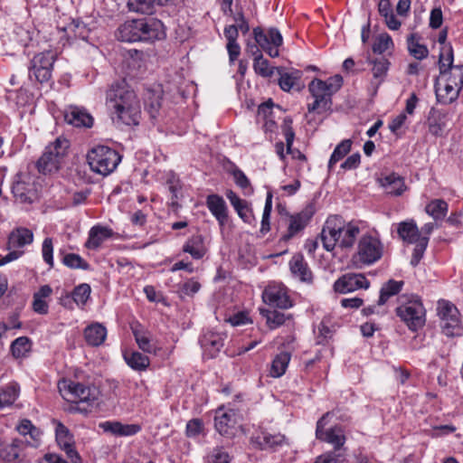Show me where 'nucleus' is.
<instances>
[{"instance_id":"obj_1","label":"nucleus","mask_w":463,"mask_h":463,"mask_svg":"<svg viewBox=\"0 0 463 463\" xmlns=\"http://www.w3.org/2000/svg\"><path fill=\"white\" fill-rule=\"evenodd\" d=\"M107 102L114 110L113 120L116 124L137 126L139 124L141 109L135 91L125 80L111 84L107 90Z\"/></svg>"},{"instance_id":"obj_2","label":"nucleus","mask_w":463,"mask_h":463,"mask_svg":"<svg viewBox=\"0 0 463 463\" xmlns=\"http://www.w3.org/2000/svg\"><path fill=\"white\" fill-rule=\"evenodd\" d=\"M165 37L163 23L156 18L128 20L117 30V38L121 42H154Z\"/></svg>"},{"instance_id":"obj_3","label":"nucleus","mask_w":463,"mask_h":463,"mask_svg":"<svg viewBox=\"0 0 463 463\" xmlns=\"http://www.w3.org/2000/svg\"><path fill=\"white\" fill-rule=\"evenodd\" d=\"M359 228L351 222L345 223V220L338 215L329 216L321 232V241L327 251H332L336 245L341 248L353 247Z\"/></svg>"},{"instance_id":"obj_4","label":"nucleus","mask_w":463,"mask_h":463,"mask_svg":"<svg viewBox=\"0 0 463 463\" xmlns=\"http://www.w3.org/2000/svg\"><path fill=\"white\" fill-rule=\"evenodd\" d=\"M343 78L340 75H335L326 80L314 79L308 85V90L314 99L307 105L308 112L321 114L331 110L332 96L341 88Z\"/></svg>"},{"instance_id":"obj_5","label":"nucleus","mask_w":463,"mask_h":463,"mask_svg":"<svg viewBox=\"0 0 463 463\" xmlns=\"http://www.w3.org/2000/svg\"><path fill=\"white\" fill-rule=\"evenodd\" d=\"M69 147V140L63 137H58L45 147L38 159L36 165L38 171L43 175L56 173L61 167Z\"/></svg>"},{"instance_id":"obj_6","label":"nucleus","mask_w":463,"mask_h":463,"mask_svg":"<svg viewBox=\"0 0 463 463\" xmlns=\"http://www.w3.org/2000/svg\"><path fill=\"white\" fill-rule=\"evenodd\" d=\"M253 35L256 43H248L246 51L248 53L254 56V59L262 56L260 48L272 58L279 55V47L282 45L283 38L278 29L269 28L268 32L265 33L260 27H256L253 29Z\"/></svg>"},{"instance_id":"obj_7","label":"nucleus","mask_w":463,"mask_h":463,"mask_svg":"<svg viewBox=\"0 0 463 463\" xmlns=\"http://www.w3.org/2000/svg\"><path fill=\"white\" fill-rule=\"evenodd\" d=\"M87 160L93 172L106 176L117 168L121 157L109 146H97L89 151Z\"/></svg>"},{"instance_id":"obj_8","label":"nucleus","mask_w":463,"mask_h":463,"mask_svg":"<svg viewBox=\"0 0 463 463\" xmlns=\"http://www.w3.org/2000/svg\"><path fill=\"white\" fill-rule=\"evenodd\" d=\"M59 389L66 401L74 403L90 404L97 400L99 393L95 387L73 381H62L59 383Z\"/></svg>"},{"instance_id":"obj_9","label":"nucleus","mask_w":463,"mask_h":463,"mask_svg":"<svg viewBox=\"0 0 463 463\" xmlns=\"http://www.w3.org/2000/svg\"><path fill=\"white\" fill-rule=\"evenodd\" d=\"M57 53L53 51H44L33 56L29 66V78L40 83L47 82L52 78L53 63Z\"/></svg>"},{"instance_id":"obj_10","label":"nucleus","mask_w":463,"mask_h":463,"mask_svg":"<svg viewBox=\"0 0 463 463\" xmlns=\"http://www.w3.org/2000/svg\"><path fill=\"white\" fill-rule=\"evenodd\" d=\"M396 314L412 331L418 330L425 323V309L418 298L398 307Z\"/></svg>"},{"instance_id":"obj_11","label":"nucleus","mask_w":463,"mask_h":463,"mask_svg":"<svg viewBox=\"0 0 463 463\" xmlns=\"http://www.w3.org/2000/svg\"><path fill=\"white\" fill-rule=\"evenodd\" d=\"M439 316L440 317V326L443 334L448 336H457L463 333L460 325L459 312L458 308L448 301L439 303Z\"/></svg>"},{"instance_id":"obj_12","label":"nucleus","mask_w":463,"mask_h":463,"mask_svg":"<svg viewBox=\"0 0 463 463\" xmlns=\"http://www.w3.org/2000/svg\"><path fill=\"white\" fill-rule=\"evenodd\" d=\"M439 74L444 75L449 71V81L458 86L459 90L463 88V65H453V49L450 44L441 48L439 59Z\"/></svg>"},{"instance_id":"obj_13","label":"nucleus","mask_w":463,"mask_h":463,"mask_svg":"<svg viewBox=\"0 0 463 463\" xmlns=\"http://www.w3.org/2000/svg\"><path fill=\"white\" fill-rule=\"evenodd\" d=\"M12 194L15 202L31 204L37 199L35 184L28 175L17 174L12 184Z\"/></svg>"},{"instance_id":"obj_14","label":"nucleus","mask_w":463,"mask_h":463,"mask_svg":"<svg viewBox=\"0 0 463 463\" xmlns=\"http://www.w3.org/2000/svg\"><path fill=\"white\" fill-rule=\"evenodd\" d=\"M383 251V246L377 238L365 235L359 241L357 256L364 264L370 265L376 262L382 258Z\"/></svg>"},{"instance_id":"obj_15","label":"nucleus","mask_w":463,"mask_h":463,"mask_svg":"<svg viewBox=\"0 0 463 463\" xmlns=\"http://www.w3.org/2000/svg\"><path fill=\"white\" fill-rule=\"evenodd\" d=\"M331 412L325 413L317 422L316 437L317 439L330 443L334 446V451L337 452L345 444V437L341 427L335 426L326 430H324L325 426L327 424V418Z\"/></svg>"},{"instance_id":"obj_16","label":"nucleus","mask_w":463,"mask_h":463,"mask_svg":"<svg viewBox=\"0 0 463 463\" xmlns=\"http://www.w3.org/2000/svg\"><path fill=\"white\" fill-rule=\"evenodd\" d=\"M239 416L233 410L219 408L215 412L214 426L222 436L232 437L235 434Z\"/></svg>"},{"instance_id":"obj_17","label":"nucleus","mask_w":463,"mask_h":463,"mask_svg":"<svg viewBox=\"0 0 463 463\" xmlns=\"http://www.w3.org/2000/svg\"><path fill=\"white\" fill-rule=\"evenodd\" d=\"M311 207H307L295 214H288V226L287 232L282 235L281 240L288 241L303 231L313 216Z\"/></svg>"},{"instance_id":"obj_18","label":"nucleus","mask_w":463,"mask_h":463,"mask_svg":"<svg viewBox=\"0 0 463 463\" xmlns=\"http://www.w3.org/2000/svg\"><path fill=\"white\" fill-rule=\"evenodd\" d=\"M369 281L363 274L347 273L340 277L334 284V289L340 294H346L360 288H367Z\"/></svg>"},{"instance_id":"obj_19","label":"nucleus","mask_w":463,"mask_h":463,"mask_svg":"<svg viewBox=\"0 0 463 463\" xmlns=\"http://www.w3.org/2000/svg\"><path fill=\"white\" fill-rule=\"evenodd\" d=\"M226 335L214 331H206L200 338L204 355L214 358L224 345Z\"/></svg>"},{"instance_id":"obj_20","label":"nucleus","mask_w":463,"mask_h":463,"mask_svg":"<svg viewBox=\"0 0 463 463\" xmlns=\"http://www.w3.org/2000/svg\"><path fill=\"white\" fill-rule=\"evenodd\" d=\"M64 119L68 124L77 128H91L94 122L86 109L76 105H70L65 109Z\"/></svg>"},{"instance_id":"obj_21","label":"nucleus","mask_w":463,"mask_h":463,"mask_svg":"<svg viewBox=\"0 0 463 463\" xmlns=\"http://www.w3.org/2000/svg\"><path fill=\"white\" fill-rule=\"evenodd\" d=\"M250 441L260 449L276 450L285 443V436L280 433L272 434L269 431L261 430L254 434Z\"/></svg>"},{"instance_id":"obj_22","label":"nucleus","mask_w":463,"mask_h":463,"mask_svg":"<svg viewBox=\"0 0 463 463\" xmlns=\"http://www.w3.org/2000/svg\"><path fill=\"white\" fill-rule=\"evenodd\" d=\"M262 298L264 302L272 307L286 309L292 306L289 297L280 288L268 287L263 291Z\"/></svg>"},{"instance_id":"obj_23","label":"nucleus","mask_w":463,"mask_h":463,"mask_svg":"<svg viewBox=\"0 0 463 463\" xmlns=\"http://www.w3.org/2000/svg\"><path fill=\"white\" fill-rule=\"evenodd\" d=\"M206 205L219 225L223 227L228 222V208L223 198L218 194H210L206 198Z\"/></svg>"},{"instance_id":"obj_24","label":"nucleus","mask_w":463,"mask_h":463,"mask_svg":"<svg viewBox=\"0 0 463 463\" xmlns=\"http://www.w3.org/2000/svg\"><path fill=\"white\" fill-rule=\"evenodd\" d=\"M289 269L292 275L300 281L306 283H311L313 281L312 271L302 254L298 253L291 258L289 260Z\"/></svg>"},{"instance_id":"obj_25","label":"nucleus","mask_w":463,"mask_h":463,"mask_svg":"<svg viewBox=\"0 0 463 463\" xmlns=\"http://www.w3.org/2000/svg\"><path fill=\"white\" fill-rule=\"evenodd\" d=\"M99 427L104 431L118 437L134 436L142 429L139 424H123L117 420L101 422Z\"/></svg>"},{"instance_id":"obj_26","label":"nucleus","mask_w":463,"mask_h":463,"mask_svg":"<svg viewBox=\"0 0 463 463\" xmlns=\"http://www.w3.org/2000/svg\"><path fill=\"white\" fill-rule=\"evenodd\" d=\"M112 234L113 232L111 229L101 225H95L89 232L85 247L90 250H98Z\"/></svg>"},{"instance_id":"obj_27","label":"nucleus","mask_w":463,"mask_h":463,"mask_svg":"<svg viewBox=\"0 0 463 463\" xmlns=\"http://www.w3.org/2000/svg\"><path fill=\"white\" fill-rule=\"evenodd\" d=\"M379 181L387 194L400 196L406 190L403 178L395 173H392Z\"/></svg>"},{"instance_id":"obj_28","label":"nucleus","mask_w":463,"mask_h":463,"mask_svg":"<svg viewBox=\"0 0 463 463\" xmlns=\"http://www.w3.org/2000/svg\"><path fill=\"white\" fill-rule=\"evenodd\" d=\"M15 429L21 435L25 437L24 440V447L30 446L36 448L39 445L40 431L33 425L31 420L27 419L22 420Z\"/></svg>"},{"instance_id":"obj_29","label":"nucleus","mask_w":463,"mask_h":463,"mask_svg":"<svg viewBox=\"0 0 463 463\" xmlns=\"http://www.w3.org/2000/svg\"><path fill=\"white\" fill-rule=\"evenodd\" d=\"M83 335L89 345L99 346L107 337V329L99 323H92L84 329Z\"/></svg>"},{"instance_id":"obj_30","label":"nucleus","mask_w":463,"mask_h":463,"mask_svg":"<svg viewBox=\"0 0 463 463\" xmlns=\"http://www.w3.org/2000/svg\"><path fill=\"white\" fill-rule=\"evenodd\" d=\"M24 441L21 439H14L11 443L0 442V458L11 462L17 459L24 449Z\"/></svg>"},{"instance_id":"obj_31","label":"nucleus","mask_w":463,"mask_h":463,"mask_svg":"<svg viewBox=\"0 0 463 463\" xmlns=\"http://www.w3.org/2000/svg\"><path fill=\"white\" fill-rule=\"evenodd\" d=\"M33 241V232L27 228H17L8 236L9 248H22L29 245Z\"/></svg>"},{"instance_id":"obj_32","label":"nucleus","mask_w":463,"mask_h":463,"mask_svg":"<svg viewBox=\"0 0 463 463\" xmlns=\"http://www.w3.org/2000/svg\"><path fill=\"white\" fill-rule=\"evenodd\" d=\"M183 250L189 253L195 260L202 259L207 251L203 235L192 236L184 245Z\"/></svg>"},{"instance_id":"obj_33","label":"nucleus","mask_w":463,"mask_h":463,"mask_svg":"<svg viewBox=\"0 0 463 463\" xmlns=\"http://www.w3.org/2000/svg\"><path fill=\"white\" fill-rule=\"evenodd\" d=\"M167 2L168 0H128V6L130 11L151 14L156 6L165 5Z\"/></svg>"},{"instance_id":"obj_34","label":"nucleus","mask_w":463,"mask_h":463,"mask_svg":"<svg viewBox=\"0 0 463 463\" xmlns=\"http://www.w3.org/2000/svg\"><path fill=\"white\" fill-rule=\"evenodd\" d=\"M397 232L399 237L408 243H414L423 237L420 235L416 223L412 221L400 222Z\"/></svg>"},{"instance_id":"obj_35","label":"nucleus","mask_w":463,"mask_h":463,"mask_svg":"<svg viewBox=\"0 0 463 463\" xmlns=\"http://www.w3.org/2000/svg\"><path fill=\"white\" fill-rule=\"evenodd\" d=\"M261 316L266 319V324L269 329H275L290 320L292 316L276 309H260Z\"/></svg>"},{"instance_id":"obj_36","label":"nucleus","mask_w":463,"mask_h":463,"mask_svg":"<svg viewBox=\"0 0 463 463\" xmlns=\"http://www.w3.org/2000/svg\"><path fill=\"white\" fill-rule=\"evenodd\" d=\"M124 360L135 371H145L150 364L149 358L139 352H125Z\"/></svg>"},{"instance_id":"obj_37","label":"nucleus","mask_w":463,"mask_h":463,"mask_svg":"<svg viewBox=\"0 0 463 463\" xmlns=\"http://www.w3.org/2000/svg\"><path fill=\"white\" fill-rule=\"evenodd\" d=\"M291 355L288 352L278 354L272 360L269 374L271 377L279 378L282 376L288 366Z\"/></svg>"},{"instance_id":"obj_38","label":"nucleus","mask_w":463,"mask_h":463,"mask_svg":"<svg viewBox=\"0 0 463 463\" xmlns=\"http://www.w3.org/2000/svg\"><path fill=\"white\" fill-rule=\"evenodd\" d=\"M435 90L438 101L443 104H450L454 102L458 98L461 90L458 86H455L449 80L443 89H439L435 86Z\"/></svg>"},{"instance_id":"obj_39","label":"nucleus","mask_w":463,"mask_h":463,"mask_svg":"<svg viewBox=\"0 0 463 463\" xmlns=\"http://www.w3.org/2000/svg\"><path fill=\"white\" fill-rule=\"evenodd\" d=\"M448 210L449 204L443 199H433L425 206V212L436 222L443 220Z\"/></svg>"},{"instance_id":"obj_40","label":"nucleus","mask_w":463,"mask_h":463,"mask_svg":"<svg viewBox=\"0 0 463 463\" xmlns=\"http://www.w3.org/2000/svg\"><path fill=\"white\" fill-rule=\"evenodd\" d=\"M231 204L237 212L238 215L244 221L248 222L250 218V209L246 201L241 199L232 190H227L225 193Z\"/></svg>"},{"instance_id":"obj_41","label":"nucleus","mask_w":463,"mask_h":463,"mask_svg":"<svg viewBox=\"0 0 463 463\" xmlns=\"http://www.w3.org/2000/svg\"><path fill=\"white\" fill-rule=\"evenodd\" d=\"M368 62L373 64L372 72L373 79L376 80V89L383 81L387 71L389 70L390 62L384 57L377 58L374 60L368 59Z\"/></svg>"},{"instance_id":"obj_42","label":"nucleus","mask_w":463,"mask_h":463,"mask_svg":"<svg viewBox=\"0 0 463 463\" xmlns=\"http://www.w3.org/2000/svg\"><path fill=\"white\" fill-rule=\"evenodd\" d=\"M403 284V281L394 279H390L384 283L380 290L378 305H384L391 297L397 295L402 290Z\"/></svg>"},{"instance_id":"obj_43","label":"nucleus","mask_w":463,"mask_h":463,"mask_svg":"<svg viewBox=\"0 0 463 463\" xmlns=\"http://www.w3.org/2000/svg\"><path fill=\"white\" fill-rule=\"evenodd\" d=\"M441 113L435 109H431L430 111V115L428 118V124H429V131L433 136H441L444 128H445V123L442 121Z\"/></svg>"},{"instance_id":"obj_44","label":"nucleus","mask_w":463,"mask_h":463,"mask_svg":"<svg viewBox=\"0 0 463 463\" xmlns=\"http://www.w3.org/2000/svg\"><path fill=\"white\" fill-rule=\"evenodd\" d=\"M91 289L90 286L89 284H80L78 287L74 288V290L71 293V297L67 296L63 301L64 305H66V301H71V298L77 304L83 306L86 304L87 300L90 298Z\"/></svg>"},{"instance_id":"obj_45","label":"nucleus","mask_w":463,"mask_h":463,"mask_svg":"<svg viewBox=\"0 0 463 463\" xmlns=\"http://www.w3.org/2000/svg\"><path fill=\"white\" fill-rule=\"evenodd\" d=\"M351 146V139H344L335 146L328 162L329 170H331L337 162L342 160L350 152Z\"/></svg>"},{"instance_id":"obj_46","label":"nucleus","mask_w":463,"mask_h":463,"mask_svg":"<svg viewBox=\"0 0 463 463\" xmlns=\"http://www.w3.org/2000/svg\"><path fill=\"white\" fill-rule=\"evenodd\" d=\"M145 109L152 119H156L161 109L160 94L156 92H148L145 100Z\"/></svg>"},{"instance_id":"obj_47","label":"nucleus","mask_w":463,"mask_h":463,"mask_svg":"<svg viewBox=\"0 0 463 463\" xmlns=\"http://www.w3.org/2000/svg\"><path fill=\"white\" fill-rule=\"evenodd\" d=\"M407 43L408 50L415 59L422 60L428 56V48L425 45L420 44L418 43L416 34H411L408 37Z\"/></svg>"},{"instance_id":"obj_48","label":"nucleus","mask_w":463,"mask_h":463,"mask_svg":"<svg viewBox=\"0 0 463 463\" xmlns=\"http://www.w3.org/2000/svg\"><path fill=\"white\" fill-rule=\"evenodd\" d=\"M235 184L243 190L245 195H250L253 193V187L246 176V175L237 166H234L231 171Z\"/></svg>"},{"instance_id":"obj_49","label":"nucleus","mask_w":463,"mask_h":463,"mask_svg":"<svg viewBox=\"0 0 463 463\" xmlns=\"http://www.w3.org/2000/svg\"><path fill=\"white\" fill-rule=\"evenodd\" d=\"M31 340L26 336L16 338L11 345V352L16 358L24 356L31 350Z\"/></svg>"},{"instance_id":"obj_50","label":"nucleus","mask_w":463,"mask_h":463,"mask_svg":"<svg viewBox=\"0 0 463 463\" xmlns=\"http://www.w3.org/2000/svg\"><path fill=\"white\" fill-rule=\"evenodd\" d=\"M18 397V389L15 385H7L0 390V410L12 405Z\"/></svg>"},{"instance_id":"obj_51","label":"nucleus","mask_w":463,"mask_h":463,"mask_svg":"<svg viewBox=\"0 0 463 463\" xmlns=\"http://www.w3.org/2000/svg\"><path fill=\"white\" fill-rule=\"evenodd\" d=\"M299 75L298 72L296 73H283L280 75L279 80V85L284 91H289L290 90L296 88L298 90H300V86L298 84Z\"/></svg>"},{"instance_id":"obj_52","label":"nucleus","mask_w":463,"mask_h":463,"mask_svg":"<svg viewBox=\"0 0 463 463\" xmlns=\"http://www.w3.org/2000/svg\"><path fill=\"white\" fill-rule=\"evenodd\" d=\"M55 437L60 448L66 447L67 444L74 442L73 435L70 432L69 429L61 422L56 425Z\"/></svg>"},{"instance_id":"obj_53","label":"nucleus","mask_w":463,"mask_h":463,"mask_svg":"<svg viewBox=\"0 0 463 463\" xmlns=\"http://www.w3.org/2000/svg\"><path fill=\"white\" fill-rule=\"evenodd\" d=\"M62 262L65 266L71 269L88 270L90 268V264L85 260L75 253L66 254L62 259Z\"/></svg>"},{"instance_id":"obj_54","label":"nucleus","mask_w":463,"mask_h":463,"mask_svg":"<svg viewBox=\"0 0 463 463\" xmlns=\"http://www.w3.org/2000/svg\"><path fill=\"white\" fill-rule=\"evenodd\" d=\"M392 46V37L388 33H381L375 38L372 49L374 53L382 54Z\"/></svg>"},{"instance_id":"obj_55","label":"nucleus","mask_w":463,"mask_h":463,"mask_svg":"<svg viewBox=\"0 0 463 463\" xmlns=\"http://www.w3.org/2000/svg\"><path fill=\"white\" fill-rule=\"evenodd\" d=\"M133 333L136 342L142 351L149 354L156 352L155 345L152 343L151 338L146 333L139 332L137 330H134Z\"/></svg>"},{"instance_id":"obj_56","label":"nucleus","mask_w":463,"mask_h":463,"mask_svg":"<svg viewBox=\"0 0 463 463\" xmlns=\"http://www.w3.org/2000/svg\"><path fill=\"white\" fill-rule=\"evenodd\" d=\"M416 245L413 250L411 264L415 267L417 266L423 257V254L427 249L429 243V237L423 236L418 241L414 242Z\"/></svg>"},{"instance_id":"obj_57","label":"nucleus","mask_w":463,"mask_h":463,"mask_svg":"<svg viewBox=\"0 0 463 463\" xmlns=\"http://www.w3.org/2000/svg\"><path fill=\"white\" fill-rule=\"evenodd\" d=\"M271 210H272V194L269 192L267 194L265 206H264L263 214H262V220H261L260 232L262 233L268 232L270 230L269 218H270Z\"/></svg>"},{"instance_id":"obj_58","label":"nucleus","mask_w":463,"mask_h":463,"mask_svg":"<svg viewBox=\"0 0 463 463\" xmlns=\"http://www.w3.org/2000/svg\"><path fill=\"white\" fill-rule=\"evenodd\" d=\"M253 69L255 72L262 77H270L273 74V68L269 66L268 60L261 57L254 59Z\"/></svg>"},{"instance_id":"obj_59","label":"nucleus","mask_w":463,"mask_h":463,"mask_svg":"<svg viewBox=\"0 0 463 463\" xmlns=\"http://www.w3.org/2000/svg\"><path fill=\"white\" fill-rule=\"evenodd\" d=\"M283 134L286 139L287 153H292V145L295 138V132L292 128V119L285 118L282 125Z\"/></svg>"},{"instance_id":"obj_60","label":"nucleus","mask_w":463,"mask_h":463,"mask_svg":"<svg viewBox=\"0 0 463 463\" xmlns=\"http://www.w3.org/2000/svg\"><path fill=\"white\" fill-rule=\"evenodd\" d=\"M167 186L168 190L171 193V204L172 206H177L178 205V199L182 196L181 194V184L178 179L175 178H170L167 181Z\"/></svg>"},{"instance_id":"obj_61","label":"nucleus","mask_w":463,"mask_h":463,"mask_svg":"<svg viewBox=\"0 0 463 463\" xmlns=\"http://www.w3.org/2000/svg\"><path fill=\"white\" fill-rule=\"evenodd\" d=\"M42 254L43 260L49 265L50 268H53V244L51 238H45L42 246Z\"/></svg>"},{"instance_id":"obj_62","label":"nucleus","mask_w":463,"mask_h":463,"mask_svg":"<svg viewBox=\"0 0 463 463\" xmlns=\"http://www.w3.org/2000/svg\"><path fill=\"white\" fill-rule=\"evenodd\" d=\"M203 430V422L199 419H193L186 424V435L188 437H195Z\"/></svg>"},{"instance_id":"obj_63","label":"nucleus","mask_w":463,"mask_h":463,"mask_svg":"<svg viewBox=\"0 0 463 463\" xmlns=\"http://www.w3.org/2000/svg\"><path fill=\"white\" fill-rule=\"evenodd\" d=\"M341 457V453L329 451L318 456L314 463H338Z\"/></svg>"},{"instance_id":"obj_64","label":"nucleus","mask_w":463,"mask_h":463,"mask_svg":"<svg viewBox=\"0 0 463 463\" xmlns=\"http://www.w3.org/2000/svg\"><path fill=\"white\" fill-rule=\"evenodd\" d=\"M213 463H230L229 454L222 449H215L211 456Z\"/></svg>"}]
</instances>
